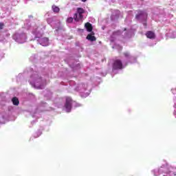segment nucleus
Returning a JSON list of instances; mask_svg holds the SVG:
<instances>
[{
	"label": "nucleus",
	"instance_id": "9",
	"mask_svg": "<svg viewBox=\"0 0 176 176\" xmlns=\"http://www.w3.org/2000/svg\"><path fill=\"white\" fill-rule=\"evenodd\" d=\"M47 111V103L42 102L36 107H33L32 110H29L32 118H36V119H39L42 116L41 112Z\"/></svg>",
	"mask_w": 176,
	"mask_h": 176
},
{
	"label": "nucleus",
	"instance_id": "30",
	"mask_svg": "<svg viewBox=\"0 0 176 176\" xmlns=\"http://www.w3.org/2000/svg\"><path fill=\"white\" fill-rule=\"evenodd\" d=\"M3 27H5V24H3V23H0V30H3Z\"/></svg>",
	"mask_w": 176,
	"mask_h": 176
},
{
	"label": "nucleus",
	"instance_id": "31",
	"mask_svg": "<svg viewBox=\"0 0 176 176\" xmlns=\"http://www.w3.org/2000/svg\"><path fill=\"white\" fill-rule=\"evenodd\" d=\"M119 3H122V5L124 4V2H126V0H118Z\"/></svg>",
	"mask_w": 176,
	"mask_h": 176
},
{
	"label": "nucleus",
	"instance_id": "36",
	"mask_svg": "<svg viewBox=\"0 0 176 176\" xmlns=\"http://www.w3.org/2000/svg\"><path fill=\"white\" fill-rule=\"evenodd\" d=\"M6 36H10V34H6Z\"/></svg>",
	"mask_w": 176,
	"mask_h": 176
},
{
	"label": "nucleus",
	"instance_id": "26",
	"mask_svg": "<svg viewBox=\"0 0 176 176\" xmlns=\"http://www.w3.org/2000/svg\"><path fill=\"white\" fill-rule=\"evenodd\" d=\"M173 101H174V112H173V116H175V118H176V98H173Z\"/></svg>",
	"mask_w": 176,
	"mask_h": 176
},
{
	"label": "nucleus",
	"instance_id": "40",
	"mask_svg": "<svg viewBox=\"0 0 176 176\" xmlns=\"http://www.w3.org/2000/svg\"><path fill=\"white\" fill-rule=\"evenodd\" d=\"M103 76H107V74H103Z\"/></svg>",
	"mask_w": 176,
	"mask_h": 176
},
{
	"label": "nucleus",
	"instance_id": "22",
	"mask_svg": "<svg viewBox=\"0 0 176 176\" xmlns=\"http://www.w3.org/2000/svg\"><path fill=\"white\" fill-rule=\"evenodd\" d=\"M52 10L55 14L60 13V8H58V6H57L56 5H53L52 6Z\"/></svg>",
	"mask_w": 176,
	"mask_h": 176
},
{
	"label": "nucleus",
	"instance_id": "4",
	"mask_svg": "<svg viewBox=\"0 0 176 176\" xmlns=\"http://www.w3.org/2000/svg\"><path fill=\"white\" fill-rule=\"evenodd\" d=\"M124 56L125 57V60H123V63L120 59H116L114 60L113 63V74H116V71H118V69H123L127 64H134V63H137V58L130 54V52H124Z\"/></svg>",
	"mask_w": 176,
	"mask_h": 176
},
{
	"label": "nucleus",
	"instance_id": "33",
	"mask_svg": "<svg viewBox=\"0 0 176 176\" xmlns=\"http://www.w3.org/2000/svg\"><path fill=\"white\" fill-rule=\"evenodd\" d=\"M1 41H3V36H2V34H0V42Z\"/></svg>",
	"mask_w": 176,
	"mask_h": 176
},
{
	"label": "nucleus",
	"instance_id": "12",
	"mask_svg": "<svg viewBox=\"0 0 176 176\" xmlns=\"http://www.w3.org/2000/svg\"><path fill=\"white\" fill-rule=\"evenodd\" d=\"M135 19L137 21H139V23H142L144 27V28H146L147 23L146 21L148 20V13L146 11L144 10H139L135 15Z\"/></svg>",
	"mask_w": 176,
	"mask_h": 176
},
{
	"label": "nucleus",
	"instance_id": "19",
	"mask_svg": "<svg viewBox=\"0 0 176 176\" xmlns=\"http://www.w3.org/2000/svg\"><path fill=\"white\" fill-rule=\"evenodd\" d=\"M32 25V24H31V20L30 19H26L24 22V26L23 28H25V30H30L31 28V26Z\"/></svg>",
	"mask_w": 176,
	"mask_h": 176
},
{
	"label": "nucleus",
	"instance_id": "24",
	"mask_svg": "<svg viewBox=\"0 0 176 176\" xmlns=\"http://www.w3.org/2000/svg\"><path fill=\"white\" fill-rule=\"evenodd\" d=\"M112 48L116 49L117 50H118V52H122L123 47H122L119 44L114 43V45L112 46Z\"/></svg>",
	"mask_w": 176,
	"mask_h": 176
},
{
	"label": "nucleus",
	"instance_id": "10",
	"mask_svg": "<svg viewBox=\"0 0 176 176\" xmlns=\"http://www.w3.org/2000/svg\"><path fill=\"white\" fill-rule=\"evenodd\" d=\"M74 107V108H78L79 107H82V104L74 101L71 97H66L64 106L65 112H67V113H71Z\"/></svg>",
	"mask_w": 176,
	"mask_h": 176
},
{
	"label": "nucleus",
	"instance_id": "23",
	"mask_svg": "<svg viewBox=\"0 0 176 176\" xmlns=\"http://www.w3.org/2000/svg\"><path fill=\"white\" fill-rule=\"evenodd\" d=\"M43 130V128L41 129H38V131L34 134V138H38V137H41L42 135V131Z\"/></svg>",
	"mask_w": 176,
	"mask_h": 176
},
{
	"label": "nucleus",
	"instance_id": "38",
	"mask_svg": "<svg viewBox=\"0 0 176 176\" xmlns=\"http://www.w3.org/2000/svg\"><path fill=\"white\" fill-rule=\"evenodd\" d=\"M96 79H98L99 80H101V78H98V77H96Z\"/></svg>",
	"mask_w": 176,
	"mask_h": 176
},
{
	"label": "nucleus",
	"instance_id": "27",
	"mask_svg": "<svg viewBox=\"0 0 176 176\" xmlns=\"http://www.w3.org/2000/svg\"><path fill=\"white\" fill-rule=\"evenodd\" d=\"M52 14H53V12H48L45 14V17L46 19H47V17H50V16H52Z\"/></svg>",
	"mask_w": 176,
	"mask_h": 176
},
{
	"label": "nucleus",
	"instance_id": "25",
	"mask_svg": "<svg viewBox=\"0 0 176 176\" xmlns=\"http://www.w3.org/2000/svg\"><path fill=\"white\" fill-rule=\"evenodd\" d=\"M28 98H29L30 101H34V100H35V95L33 94H29L28 95Z\"/></svg>",
	"mask_w": 176,
	"mask_h": 176
},
{
	"label": "nucleus",
	"instance_id": "21",
	"mask_svg": "<svg viewBox=\"0 0 176 176\" xmlns=\"http://www.w3.org/2000/svg\"><path fill=\"white\" fill-rule=\"evenodd\" d=\"M39 60V56H38V54H32L30 58V61L32 63H38Z\"/></svg>",
	"mask_w": 176,
	"mask_h": 176
},
{
	"label": "nucleus",
	"instance_id": "13",
	"mask_svg": "<svg viewBox=\"0 0 176 176\" xmlns=\"http://www.w3.org/2000/svg\"><path fill=\"white\" fill-rule=\"evenodd\" d=\"M12 39L17 43H25L27 41V34L24 32L19 30L12 35Z\"/></svg>",
	"mask_w": 176,
	"mask_h": 176
},
{
	"label": "nucleus",
	"instance_id": "28",
	"mask_svg": "<svg viewBox=\"0 0 176 176\" xmlns=\"http://www.w3.org/2000/svg\"><path fill=\"white\" fill-rule=\"evenodd\" d=\"M37 120H33L31 123L30 125L29 126V127H32V126H34V124H35L36 123Z\"/></svg>",
	"mask_w": 176,
	"mask_h": 176
},
{
	"label": "nucleus",
	"instance_id": "41",
	"mask_svg": "<svg viewBox=\"0 0 176 176\" xmlns=\"http://www.w3.org/2000/svg\"><path fill=\"white\" fill-rule=\"evenodd\" d=\"M30 17H32V16L30 15Z\"/></svg>",
	"mask_w": 176,
	"mask_h": 176
},
{
	"label": "nucleus",
	"instance_id": "5",
	"mask_svg": "<svg viewBox=\"0 0 176 176\" xmlns=\"http://www.w3.org/2000/svg\"><path fill=\"white\" fill-rule=\"evenodd\" d=\"M32 33L34 36V40L36 41L37 43H39L41 46H49V38L42 37L43 35V30L42 28L34 26Z\"/></svg>",
	"mask_w": 176,
	"mask_h": 176
},
{
	"label": "nucleus",
	"instance_id": "35",
	"mask_svg": "<svg viewBox=\"0 0 176 176\" xmlns=\"http://www.w3.org/2000/svg\"><path fill=\"white\" fill-rule=\"evenodd\" d=\"M76 46H79V42L76 43Z\"/></svg>",
	"mask_w": 176,
	"mask_h": 176
},
{
	"label": "nucleus",
	"instance_id": "37",
	"mask_svg": "<svg viewBox=\"0 0 176 176\" xmlns=\"http://www.w3.org/2000/svg\"><path fill=\"white\" fill-rule=\"evenodd\" d=\"M87 0H81L82 2H86Z\"/></svg>",
	"mask_w": 176,
	"mask_h": 176
},
{
	"label": "nucleus",
	"instance_id": "17",
	"mask_svg": "<svg viewBox=\"0 0 176 176\" xmlns=\"http://www.w3.org/2000/svg\"><path fill=\"white\" fill-rule=\"evenodd\" d=\"M145 35L148 39H155V38H156V34L151 30L147 31Z\"/></svg>",
	"mask_w": 176,
	"mask_h": 176
},
{
	"label": "nucleus",
	"instance_id": "7",
	"mask_svg": "<svg viewBox=\"0 0 176 176\" xmlns=\"http://www.w3.org/2000/svg\"><path fill=\"white\" fill-rule=\"evenodd\" d=\"M121 35L122 38H131V36H134V30H127L126 28H124V31L122 32L121 30H117L113 32L110 36V42H111V43H113V42H115V41H116V39H118Z\"/></svg>",
	"mask_w": 176,
	"mask_h": 176
},
{
	"label": "nucleus",
	"instance_id": "2",
	"mask_svg": "<svg viewBox=\"0 0 176 176\" xmlns=\"http://www.w3.org/2000/svg\"><path fill=\"white\" fill-rule=\"evenodd\" d=\"M12 102L13 105L18 107L20 104L19 98L14 96L10 98H6V94L4 92L0 93V124H5L6 122L12 120L14 107L9 105Z\"/></svg>",
	"mask_w": 176,
	"mask_h": 176
},
{
	"label": "nucleus",
	"instance_id": "6",
	"mask_svg": "<svg viewBox=\"0 0 176 176\" xmlns=\"http://www.w3.org/2000/svg\"><path fill=\"white\" fill-rule=\"evenodd\" d=\"M47 23L53 28L55 29V34L56 35H62L63 32H64V26L61 24L60 19L56 16L47 18Z\"/></svg>",
	"mask_w": 176,
	"mask_h": 176
},
{
	"label": "nucleus",
	"instance_id": "34",
	"mask_svg": "<svg viewBox=\"0 0 176 176\" xmlns=\"http://www.w3.org/2000/svg\"><path fill=\"white\" fill-rule=\"evenodd\" d=\"M107 28V26L104 25L102 27V30H105Z\"/></svg>",
	"mask_w": 176,
	"mask_h": 176
},
{
	"label": "nucleus",
	"instance_id": "32",
	"mask_svg": "<svg viewBox=\"0 0 176 176\" xmlns=\"http://www.w3.org/2000/svg\"><path fill=\"white\" fill-rule=\"evenodd\" d=\"M171 91H172L173 94L175 95L176 94V88L175 89H174V88L172 89Z\"/></svg>",
	"mask_w": 176,
	"mask_h": 176
},
{
	"label": "nucleus",
	"instance_id": "8",
	"mask_svg": "<svg viewBox=\"0 0 176 176\" xmlns=\"http://www.w3.org/2000/svg\"><path fill=\"white\" fill-rule=\"evenodd\" d=\"M74 91H78V93H80L81 98H86V97H89L91 93V88L89 89V85L85 82L77 84L74 88Z\"/></svg>",
	"mask_w": 176,
	"mask_h": 176
},
{
	"label": "nucleus",
	"instance_id": "20",
	"mask_svg": "<svg viewBox=\"0 0 176 176\" xmlns=\"http://www.w3.org/2000/svg\"><path fill=\"white\" fill-rule=\"evenodd\" d=\"M87 39L90 42H96L97 38L94 36V32H91L87 36Z\"/></svg>",
	"mask_w": 176,
	"mask_h": 176
},
{
	"label": "nucleus",
	"instance_id": "29",
	"mask_svg": "<svg viewBox=\"0 0 176 176\" xmlns=\"http://www.w3.org/2000/svg\"><path fill=\"white\" fill-rule=\"evenodd\" d=\"M78 32H79L80 34H83V32H85V30H83V29H78Z\"/></svg>",
	"mask_w": 176,
	"mask_h": 176
},
{
	"label": "nucleus",
	"instance_id": "1",
	"mask_svg": "<svg viewBox=\"0 0 176 176\" xmlns=\"http://www.w3.org/2000/svg\"><path fill=\"white\" fill-rule=\"evenodd\" d=\"M30 76L28 80L30 85L37 90H43L47 85V78H54L53 72L48 67H39L38 65H34L32 67L20 73L16 76V82L24 83L27 82V78Z\"/></svg>",
	"mask_w": 176,
	"mask_h": 176
},
{
	"label": "nucleus",
	"instance_id": "39",
	"mask_svg": "<svg viewBox=\"0 0 176 176\" xmlns=\"http://www.w3.org/2000/svg\"><path fill=\"white\" fill-rule=\"evenodd\" d=\"M111 1L113 3V2H115V0H111Z\"/></svg>",
	"mask_w": 176,
	"mask_h": 176
},
{
	"label": "nucleus",
	"instance_id": "14",
	"mask_svg": "<svg viewBox=\"0 0 176 176\" xmlns=\"http://www.w3.org/2000/svg\"><path fill=\"white\" fill-rule=\"evenodd\" d=\"M120 17V11L118 10H114L111 12V21H118Z\"/></svg>",
	"mask_w": 176,
	"mask_h": 176
},
{
	"label": "nucleus",
	"instance_id": "3",
	"mask_svg": "<svg viewBox=\"0 0 176 176\" xmlns=\"http://www.w3.org/2000/svg\"><path fill=\"white\" fill-rule=\"evenodd\" d=\"M65 61L68 64V65L72 68V71L69 72L68 70H66L63 74V76L62 77L65 80H68L67 82L62 81L60 82V85L63 86H67L68 87H66L67 90H71L75 85H76V82H75L74 80H69L70 78H75L76 75H73L74 72H78L79 69H80V63H78V60L76 59L75 56L70 55L69 56Z\"/></svg>",
	"mask_w": 176,
	"mask_h": 176
},
{
	"label": "nucleus",
	"instance_id": "11",
	"mask_svg": "<svg viewBox=\"0 0 176 176\" xmlns=\"http://www.w3.org/2000/svg\"><path fill=\"white\" fill-rule=\"evenodd\" d=\"M85 9L82 8H77L76 12L74 15V17L70 16L67 19V23H72V21H83V14L85 13Z\"/></svg>",
	"mask_w": 176,
	"mask_h": 176
},
{
	"label": "nucleus",
	"instance_id": "16",
	"mask_svg": "<svg viewBox=\"0 0 176 176\" xmlns=\"http://www.w3.org/2000/svg\"><path fill=\"white\" fill-rule=\"evenodd\" d=\"M53 94L52 93V91L49 89H45L43 91V96H44V97H45V98H47V100H50L52 98V95Z\"/></svg>",
	"mask_w": 176,
	"mask_h": 176
},
{
	"label": "nucleus",
	"instance_id": "15",
	"mask_svg": "<svg viewBox=\"0 0 176 176\" xmlns=\"http://www.w3.org/2000/svg\"><path fill=\"white\" fill-rule=\"evenodd\" d=\"M2 3H6V5H12V6H16L17 5V0H1Z\"/></svg>",
	"mask_w": 176,
	"mask_h": 176
},
{
	"label": "nucleus",
	"instance_id": "18",
	"mask_svg": "<svg viewBox=\"0 0 176 176\" xmlns=\"http://www.w3.org/2000/svg\"><path fill=\"white\" fill-rule=\"evenodd\" d=\"M85 28L87 32H93V25L87 22L85 24Z\"/></svg>",
	"mask_w": 176,
	"mask_h": 176
}]
</instances>
